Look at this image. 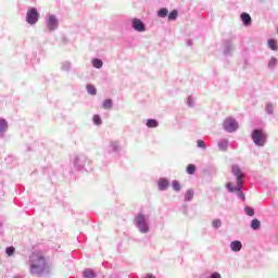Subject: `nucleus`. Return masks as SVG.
<instances>
[{
    "label": "nucleus",
    "instance_id": "nucleus-28",
    "mask_svg": "<svg viewBox=\"0 0 278 278\" xmlns=\"http://www.w3.org/2000/svg\"><path fill=\"white\" fill-rule=\"evenodd\" d=\"M87 92L88 94H91V97H97V87H94L93 85L88 84L86 86Z\"/></svg>",
    "mask_w": 278,
    "mask_h": 278
},
{
    "label": "nucleus",
    "instance_id": "nucleus-8",
    "mask_svg": "<svg viewBox=\"0 0 278 278\" xmlns=\"http://www.w3.org/2000/svg\"><path fill=\"white\" fill-rule=\"evenodd\" d=\"M60 27V20H58V16L55 14H50L46 17V28L53 33Z\"/></svg>",
    "mask_w": 278,
    "mask_h": 278
},
{
    "label": "nucleus",
    "instance_id": "nucleus-29",
    "mask_svg": "<svg viewBox=\"0 0 278 278\" xmlns=\"http://www.w3.org/2000/svg\"><path fill=\"white\" fill-rule=\"evenodd\" d=\"M156 15L159 16V18H166V16H168V9L166 8H161Z\"/></svg>",
    "mask_w": 278,
    "mask_h": 278
},
{
    "label": "nucleus",
    "instance_id": "nucleus-16",
    "mask_svg": "<svg viewBox=\"0 0 278 278\" xmlns=\"http://www.w3.org/2000/svg\"><path fill=\"white\" fill-rule=\"evenodd\" d=\"M240 18L245 27H249V25H251V14L243 12L241 13Z\"/></svg>",
    "mask_w": 278,
    "mask_h": 278
},
{
    "label": "nucleus",
    "instance_id": "nucleus-33",
    "mask_svg": "<svg viewBox=\"0 0 278 278\" xmlns=\"http://www.w3.org/2000/svg\"><path fill=\"white\" fill-rule=\"evenodd\" d=\"M243 212L247 216H255V208H253L252 206H244Z\"/></svg>",
    "mask_w": 278,
    "mask_h": 278
},
{
    "label": "nucleus",
    "instance_id": "nucleus-40",
    "mask_svg": "<svg viewBox=\"0 0 278 278\" xmlns=\"http://www.w3.org/2000/svg\"><path fill=\"white\" fill-rule=\"evenodd\" d=\"M187 47H192V39L187 40Z\"/></svg>",
    "mask_w": 278,
    "mask_h": 278
},
{
    "label": "nucleus",
    "instance_id": "nucleus-35",
    "mask_svg": "<svg viewBox=\"0 0 278 278\" xmlns=\"http://www.w3.org/2000/svg\"><path fill=\"white\" fill-rule=\"evenodd\" d=\"M197 147H198V149H202V151L207 150V143H205V141L203 139L197 140Z\"/></svg>",
    "mask_w": 278,
    "mask_h": 278
},
{
    "label": "nucleus",
    "instance_id": "nucleus-30",
    "mask_svg": "<svg viewBox=\"0 0 278 278\" xmlns=\"http://www.w3.org/2000/svg\"><path fill=\"white\" fill-rule=\"evenodd\" d=\"M265 112L266 114H268L269 116H273V114H275V106L273 105V103L268 102L265 106Z\"/></svg>",
    "mask_w": 278,
    "mask_h": 278
},
{
    "label": "nucleus",
    "instance_id": "nucleus-27",
    "mask_svg": "<svg viewBox=\"0 0 278 278\" xmlns=\"http://www.w3.org/2000/svg\"><path fill=\"white\" fill-rule=\"evenodd\" d=\"M113 105L114 102L112 101V99H105L102 103L103 110H112Z\"/></svg>",
    "mask_w": 278,
    "mask_h": 278
},
{
    "label": "nucleus",
    "instance_id": "nucleus-22",
    "mask_svg": "<svg viewBox=\"0 0 278 278\" xmlns=\"http://www.w3.org/2000/svg\"><path fill=\"white\" fill-rule=\"evenodd\" d=\"M192 199H194V189H188L185 192V202L190 203V201H192Z\"/></svg>",
    "mask_w": 278,
    "mask_h": 278
},
{
    "label": "nucleus",
    "instance_id": "nucleus-2",
    "mask_svg": "<svg viewBox=\"0 0 278 278\" xmlns=\"http://www.w3.org/2000/svg\"><path fill=\"white\" fill-rule=\"evenodd\" d=\"M134 225L137 227L139 233H149L151 226L149 225V217L144 213H138L134 218Z\"/></svg>",
    "mask_w": 278,
    "mask_h": 278
},
{
    "label": "nucleus",
    "instance_id": "nucleus-25",
    "mask_svg": "<svg viewBox=\"0 0 278 278\" xmlns=\"http://www.w3.org/2000/svg\"><path fill=\"white\" fill-rule=\"evenodd\" d=\"M179 16V11L177 9H174L167 14V21L173 22Z\"/></svg>",
    "mask_w": 278,
    "mask_h": 278
},
{
    "label": "nucleus",
    "instance_id": "nucleus-7",
    "mask_svg": "<svg viewBox=\"0 0 278 278\" xmlns=\"http://www.w3.org/2000/svg\"><path fill=\"white\" fill-rule=\"evenodd\" d=\"M39 18L40 13L38 12V9H36V7H30L26 13V23H28V25H36Z\"/></svg>",
    "mask_w": 278,
    "mask_h": 278
},
{
    "label": "nucleus",
    "instance_id": "nucleus-37",
    "mask_svg": "<svg viewBox=\"0 0 278 278\" xmlns=\"http://www.w3.org/2000/svg\"><path fill=\"white\" fill-rule=\"evenodd\" d=\"M222 225H223V222H220V219H214L213 220L214 229H220Z\"/></svg>",
    "mask_w": 278,
    "mask_h": 278
},
{
    "label": "nucleus",
    "instance_id": "nucleus-13",
    "mask_svg": "<svg viewBox=\"0 0 278 278\" xmlns=\"http://www.w3.org/2000/svg\"><path fill=\"white\" fill-rule=\"evenodd\" d=\"M223 53L226 58H229L233 53V45H231V41L227 40L223 45Z\"/></svg>",
    "mask_w": 278,
    "mask_h": 278
},
{
    "label": "nucleus",
    "instance_id": "nucleus-3",
    "mask_svg": "<svg viewBox=\"0 0 278 278\" xmlns=\"http://www.w3.org/2000/svg\"><path fill=\"white\" fill-rule=\"evenodd\" d=\"M251 138L255 147H264L268 140V135L262 128H254L251 132Z\"/></svg>",
    "mask_w": 278,
    "mask_h": 278
},
{
    "label": "nucleus",
    "instance_id": "nucleus-11",
    "mask_svg": "<svg viewBox=\"0 0 278 278\" xmlns=\"http://www.w3.org/2000/svg\"><path fill=\"white\" fill-rule=\"evenodd\" d=\"M226 190H228V192H230L231 194L236 193L238 199H240L241 201H247L244 192H242V190H237L236 187H233V182H227Z\"/></svg>",
    "mask_w": 278,
    "mask_h": 278
},
{
    "label": "nucleus",
    "instance_id": "nucleus-41",
    "mask_svg": "<svg viewBox=\"0 0 278 278\" xmlns=\"http://www.w3.org/2000/svg\"><path fill=\"white\" fill-rule=\"evenodd\" d=\"M30 1H36V0H30Z\"/></svg>",
    "mask_w": 278,
    "mask_h": 278
},
{
    "label": "nucleus",
    "instance_id": "nucleus-32",
    "mask_svg": "<svg viewBox=\"0 0 278 278\" xmlns=\"http://www.w3.org/2000/svg\"><path fill=\"white\" fill-rule=\"evenodd\" d=\"M92 123L97 127H99V125H103V119L101 118V115H99V114L93 115Z\"/></svg>",
    "mask_w": 278,
    "mask_h": 278
},
{
    "label": "nucleus",
    "instance_id": "nucleus-15",
    "mask_svg": "<svg viewBox=\"0 0 278 278\" xmlns=\"http://www.w3.org/2000/svg\"><path fill=\"white\" fill-rule=\"evenodd\" d=\"M230 250L233 253H240L242 251V241L240 240H235L230 242Z\"/></svg>",
    "mask_w": 278,
    "mask_h": 278
},
{
    "label": "nucleus",
    "instance_id": "nucleus-10",
    "mask_svg": "<svg viewBox=\"0 0 278 278\" xmlns=\"http://www.w3.org/2000/svg\"><path fill=\"white\" fill-rule=\"evenodd\" d=\"M131 27L135 31H139L140 34H142V31H147V24L138 17H134L131 20Z\"/></svg>",
    "mask_w": 278,
    "mask_h": 278
},
{
    "label": "nucleus",
    "instance_id": "nucleus-4",
    "mask_svg": "<svg viewBox=\"0 0 278 278\" xmlns=\"http://www.w3.org/2000/svg\"><path fill=\"white\" fill-rule=\"evenodd\" d=\"M73 164L74 168L78 173H83V170H88L87 166H90V164H92V161H90L85 154H78L75 156Z\"/></svg>",
    "mask_w": 278,
    "mask_h": 278
},
{
    "label": "nucleus",
    "instance_id": "nucleus-38",
    "mask_svg": "<svg viewBox=\"0 0 278 278\" xmlns=\"http://www.w3.org/2000/svg\"><path fill=\"white\" fill-rule=\"evenodd\" d=\"M187 105H188L189 108H194V100L192 99V96H189V97L187 98Z\"/></svg>",
    "mask_w": 278,
    "mask_h": 278
},
{
    "label": "nucleus",
    "instance_id": "nucleus-18",
    "mask_svg": "<svg viewBox=\"0 0 278 278\" xmlns=\"http://www.w3.org/2000/svg\"><path fill=\"white\" fill-rule=\"evenodd\" d=\"M250 227L253 231H257L262 229V222H260L257 218H254L251 220Z\"/></svg>",
    "mask_w": 278,
    "mask_h": 278
},
{
    "label": "nucleus",
    "instance_id": "nucleus-6",
    "mask_svg": "<svg viewBox=\"0 0 278 278\" xmlns=\"http://www.w3.org/2000/svg\"><path fill=\"white\" fill-rule=\"evenodd\" d=\"M240 128V124L233 117H227L223 123V129L227 134H236V130Z\"/></svg>",
    "mask_w": 278,
    "mask_h": 278
},
{
    "label": "nucleus",
    "instance_id": "nucleus-1",
    "mask_svg": "<svg viewBox=\"0 0 278 278\" xmlns=\"http://www.w3.org/2000/svg\"><path fill=\"white\" fill-rule=\"evenodd\" d=\"M30 275L40 277L47 273V258L38 252H33L29 256Z\"/></svg>",
    "mask_w": 278,
    "mask_h": 278
},
{
    "label": "nucleus",
    "instance_id": "nucleus-31",
    "mask_svg": "<svg viewBox=\"0 0 278 278\" xmlns=\"http://www.w3.org/2000/svg\"><path fill=\"white\" fill-rule=\"evenodd\" d=\"M172 188L174 192H181V182H179V180H173Z\"/></svg>",
    "mask_w": 278,
    "mask_h": 278
},
{
    "label": "nucleus",
    "instance_id": "nucleus-14",
    "mask_svg": "<svg viewBox=\"0 0 278 278\" xmlns=\"http://www.w3.org/2000/svg\"><path fill=\"white\" fill-rule=\"evenodd\" d=\"M8 119L0 117V138H4L9 129Z\"/></svg>",
    "mask_w": 278,
    "mask_h": 278
},
{
    "label": "nucleus",
    "instance_id": "nucleus-23",
    "mask_svg": "<svg viewBox=\"0 0 278 278\" xmlns=\"http://www.w3.org/2000/svg\"><path fill=\"white\" fill-rule=\"evenodd\" d=\"M83 277L84 278H97V273H94V270H92L91 268H86L83 271Z\"/></svg>",
    "mask_w": 278,
    "mask_h": 278
},
{
    "label": "nucleus",
    "instance_id": "nucleus-5",
    "mask_svg": "<svg viewBox=\"0 0 278 278\" xmlns=\"http://www.w3.org/2000/svg\"><path fill=\"white\" fill-rule=\"evenodd\" d=\"M231 173L236 177V190H242V184H244V179L247 178V174L243 173L242 168H240V165H232L231 166Z\"/></svg>",
    "mask_w": 278,
    "mask_h": 278
},
{
    "label": "nucleus",
    "instance_id": "nucleus-17",
    "mask_svg": "<svg viewBox=\"0 0 278 278\" xmlns=\"http://www.w3.org/2000/svg\"><path fill=\"white\" fill-rule=\"evenodd\" d=\"M146 126L148 129H155V127H160V122L155 118H149L147 119Z\"/></svg>",
    "mask_w": 278,
    "mask_h": 278
},
{
    "label": "nucleus",
    "instance_id": "nucleus-19",
    "mask_svg": "<svg viewBox=\"0 0 278 278\" xmlns=\"http://www.w3.org/2000/svg\"><path fill=\"white\" fill-rule=\"evenodd\" d=\"M267 47H268V49H270V51H278L277 39L269 38L267 40Z\"/></svg>",
    "mask_w": 278,
    "mask_h": 278
},
{
    "label": "nucleus",
    "instance_id": "nucleus-9",
    "mask_svg": "<svg viewBox=\"0 0 278 278\" xmlns=\"http://www.w3.org/2000/svg\"><path fill=\"white\" fill-rule=\"evenodd\" d=\"M106 151L110 155H121L123 147H121V142L118 141H111L106 148Z\"/></svg>",
    "mask_w": 278,
    "mask_h": 278
},
{
    "label": "nucleus",
    "instance_id": "nucleus-26",
    "mask_svg": "<svg viewBox=\"0 0 278 278\" xmlns=\"http://www.w3.org/2000/svg\"><path fill=\"white\" fill-rule=\"evenodd\" d=\"M71 68H73V64L70 61H64L61 64V71H63L65 73H70Z\"/></svg>",
    "mask_w": 278,
    "mask_h": 278
},
{
    "label": "nucleus",
    "instance_id": "nucleus-34",
    "mask_svg": "<svg viewBox=\"0 0 278 278\" xmlns=\"http://www.w3.org/2000/svg\"><path fill=\"white\" fill-rule=\"evenodd\" d=\"M186 173L187 175H194V173H197V165L194 164L187 165Z\"/></svg>",
    "mask_w": 278,
    "mask_h": 278
},
{
    "label": "nucleus",
    "instance_id": "nucleus-39",
    "mask_svg": "<svg viewBox=\"0 0 278 278\" xmlns=\"http://www.w3.org/2000/svg\"><path fill=\"white\" fill-rule=\"evenodd\" d=\"M206 278H223V276H220V273L214 271L210 276H207Z\"/></svg>",
    "mask_w": 278,
    "mask_h": 278
},
{
    "label": "nucleus",
    "instance_id": "nucleus-21",
    "mask_svg": "<svg viewBox=\"0 0 278 278\" xmlns=\"http://www.w3.org/2000/svg\"><path fill=\"white\" fill-rule=\"evenodd\" d=\"M277 64H278L277 56H271L267 63V67L269 68V71H275V68H277Z\"/></svg>",
    "mask_w": 278,
    "mask_h": 278
},
{
    "label": "nucleus",
    "instance_id": "nucleus-36",
    "mask_svg": "<svg viewBox=\"0 0 278 278\" xmlns=\"http://www.w3.org/2000/svg\"><path fill=\"white\" fill-rule=\"evenodd\" d=\"M14 253H16V248L14 247H8L5 249V254L9 256V257H12V255H14Z\"/></svg>",
    "mask_w": 278,
    "mask_h": 278
},
{
    "label": "nucleus",
    "instance_id": "nucleus-24",
    "mask_svg": "<svg viewBox=\"0 0 278 278\" xmlns=\"http://www.w3.org/2000/svg\"><path fill=\"white\" fill-rule=\"evenodd\" d=\"M91 64L93 66V68H103V60L99 59V58H94L91 61Z\"/></svg>",
    "mask_w": 278,
    "mask_h": 278
},
{
    "label": "nucleus",
    "instance_id": "nucleus-12",
    "mask_svg": "<svg viewBox=\"0 0 278 278\" xmlns=\"http://www.w3.org/2000/svg\"><path fill=\"white\" fill-rule=\"evenodd\" d=\"M170 187V180L166 177H161L157 180V188L160 192H166L168 188Z\"/></svg>",
    "mask_w": 278,
    "mask_h": 278
},
{
    "label": "nucleus",
    "instance_id": "nucleus-20",
    "mask_svg": "<svg viewBox=\"0 0 278 278\" xmlns=\"http://www.w3.org/2000/svg\"><path fill=\"white\" fill-rule=\"evenodd\" d=\"M217 146H218L219 151H227V149L229 148V140L220 139L217 142Z\"/></svg>",
    "mask_w": 278,
    "mask_h": 278
}]
</instances>
